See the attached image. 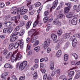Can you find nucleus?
<instances>
[{
    "instance_id": "f257e3e1",
    "label": "nucleus",
    "mask_w": 80,
    "mask_h": 80,
    "mask_svg": "<svg viewBox=\"0 0 80 80\" xmlns=\"http://www.w3.org/2000/svg\"><path fill=\"white\" fill-rule=\"evenodd\" d=\"M18 45L16 43L15 44V45L14 46L15 48H17L20 46V48H21V49H23V45H24L23 39H21L20 40L18 41Z\"/></svg>"
},
{
    "instance_id": "f03ea898",
    "label": "nucleus",
    "mask_w": 80,
    "mask_h": 80,
    "mask_svg": "<svg viewBox=\"0 0 80 80\" xmlns=\"http://www.w3.org/2000/svg\"><path fill=\"white\" fill-rule=\"evenodd\" d=\"M18 34V32H16L12 33L11 35L10 41L12 42L15 41L18 38V37L17 35Z\"/></svg>"
},
{
    "instance_id": "7ed1b4c3",
    "label": "nucleus",
    "mask_w": 80,
    "mask_h": 80,
    "mask_svg": "<svg viewBox=\"0 0 80 80\" xmlns=\"http://www.w3.org/2000/svg\"><path fill=\"white\" fill-rule=\"evenodd\" d=\"M27 65V62L26 61H23L20 64L19 66V70H23L25 67Z\"/></svg>"
},
{
    "instance_id": "20e7f679",
    "label": "nucleus",
    "mask_w": 80,
    "mask_h": 80,
    "mask_svg": "<svg viewBox=\"0 0 80 80\" xmlns=\"http://www.w3.org/2000/svg\"><path fill=\"white\" fill-rule=\"evenodd\" d=\"M30 37L31 38H32L31 41V43H33L37 39V34H35V33H33L31 35Z\"/></svg>"
},
{
    "instance_id": "39448f33",
    "label": "nucleus",
    "mask_w": 80,
    "mask_h": 80,
    "mask_svg": "<svg viewBox=\"0 0 80 80\" xmlns=\"http://www.w3.org/2000/svg\"><path fill=\"white\" fill-rule=\"evenodd\" d=\"M77 15H75L71 21V24L73 25H76L77 24Z\"/></svg>"
},
{
    "instance_id": "423d86ee",
    "label": "nucleus",
    "mask_w": 80,
    "mask_h": 80,
    "mask_svg": "<svg viewBox=\"0 0 80 80\" xmlns=\"http://www.w3.org/2000/svg\"><path fill=\"white\" fill-rule=\"evenodd\" d=\"M50 39H48L46 41H44V48L45 47H48L50 44Z\"/></svg>"
},
{
    "instance_id": "0eeeda50",
    "label": "nucleus",
    "mask_w": 80,
    "mask_h": 80,
    "mask_svg": "<svg viewBox=\"0 0 80 80\" xmlns=\"http://www.w3.org/2000/svg\"><path fill=\"white\" fill-rule=\"evenodd\" d=\"M53 23L56 25H58V27H60L61 26L62 22H60L58 21V19H55L53 21Z\"/></svg>"
},
{
    "instance_id": "6e6552de",
    "label": "nucleus",
    "mask_w": 80,
    "mask_h": 80,
    "mask_svg": "<svg viewBox=\"0 0 80 80\" xmlns=\"http://www.w3.org/2000/svg\"><path fill=\"white\" fill-rule=\"evenodd\" d=\"M57 4H58V0H56L53 2L52 8L53 9L55 8L57 6Z\"/></svg>"
},
{
    "instance_id": "1a4fd4ad",
    "label": "nucleus",
    "mask_w": 80,
    "mask_h": 80,
    "mask_svg": "<svg viewBox=\"0 0 80 80\" xmlns=\"http://www.w3.org/2000/svg\"><path fill=\"white\" fill-rule=\"evenodd\" d=\"M4 68H13V67L8 63L4 65Z\"/></svg>"
},
{
    "instance_id": "9d476101",
    "label": "nucleus",
    "mask_w": 80,
    "mask_h": 80,
    "mask_svg": "<svg viewBox=\"0 0 80 80\" xmlns=\"http://www.w3.org/2000/svg\"><path fill=\"white\" fill-rule=\"evenodd\" d=\"M70 8H68L67 7L65 8L64 10V13H68L69 11H70Z\"/></svg>"
},
{
    "instance_id": "9b49d317",
    "label": "nucleus",
    "mask_w": 80,
    "mask_h": 80,
    "mask_svg": "<svg viewBox=\"0 0 80 80\" xmlns=\"http://www.w3.org/2000/svg\"><path fill=\"white\" fill-rule=\"evenodd\" d=\"M17 60H18L17 59L16 57H15L14 55L12 56V57L11 59V61L12 62H14L15 61V62H16V61H17Z\"/></svg>"
},
{
    "instance_id": "f8f14e48",
    "label": "nucleus",
    "mask_w": 80,
    "mask_h": 80,
    "mask_svg": "<svg viewBox=\"0 0 80 80\" xmlns=\"http://www.w3.org/2000/svg\"><path fill=\"white\" fill-rule=\"evenodd\" d=\"M31 24H32V21H28V22L26 24V28H27V29H28V28H30Z\"/></svg>"
},
{
    "instance_id": "ddd939ff",
    "label": "nucleus",
    "mask_w": 80,
    "mask_h": 80,
    "mask_svg": "<svg viewBox=\"0 0 80 80\" xmlns=\"http://www.w3.org/2000/svg\"><path fill=\"white\" fill-rule=\"evenodd\" d=\"M77 39H73L72 42V45L73 47H75L77 44Z\"/></svg>"
},
{
    "instance_id": "4468645a",
    "label": "nucleus",
    "mask_w": 80,
    "mask_h": 80,
    "mask_svg": "<svg viewBox=\"0 0 80 80\" xmlns=\"http://www.w3.org/2000/svg\"><path fill=\"white\" fill-rule=\"evenodd\" d=\"M4 25H6L7 27H8L9 26H10L12 24V23L10 21L8 22H7V21H5L4 23Z\"/></svg>"
},
{
    "instance_id": "2eb2a0df",
    "label": "nucleus",
    "mask_w": 80,
    "mask_h": 80,
    "mask_svg": "<svg viewBox=\"0 0 80 80\" xmlns=\"http://www.w3.org/2000/svg\"><path fill=\"white\" fill-rule=\"evenodd\" d=\"M70 34L69 33H66L64 35V38H65V39H67L70 37Z\"/></svg>"
},
{
    "instance_id": "dca6fc26",
    "label": "nucleus",
    "mask_w": 80,
    "mask_h": 80,
    "mask_svg": "<svg viewBox=\"0 0 80 80\" xmlns=\"http://www.w3.org/2000/svg\"><path fill=\"white\" fill-rule=\"evenodd\" d=\"M51 38L53 40H56L57 38V35L54 34H52L51 35Z\"/></svg>"
},
{
    "instance_id": "f3484780",
    "label": "nucleus",
    "mask_w": 80,
    "mask_h": 80,
    "mask_svg": "<svg viewBox=\"0 0 80 80\" xmlns=\"http://www.w3.org/2000/svg\"><path fill=\"white\" fill-rule=\"evenodd\" d=\"M25 32V31L24 29H22L21 31H20L19 33V36H22Z\"/></svg>"
},
{
    "instance_id": "a211bd4d",
    "label": "nucleus",
    "mask_w": 80,
    "mask_h": 80,
    "mask_svg": "<svg viewBox=\"0 0 80 80\" xmlns=\"http://www.w3.org/2000/svg\"><path fill=\"white\" fill-rule=\"evenodd\" d=\"M61 55H62V52L61 51V50H58L56 53V56L58 57H60Z\"/></svg>"
},
{
    "instance_id": "6ab92c4d",
    "label": "nucleus",
    "mask_w": 80,
    "mask_h": 80,
    "mask_svg": "<svg viewBox=\"0 0 80 80\" xmlns=\"http://www.w3.org/2000/svg\"><path fill=\"white\" fill-rule=\"evenodd\" d=\"M28 10L27 9H24L21 12L20 14L21 15H23L24 14H25L27 12Z\"/></svg>"
},
{
    "instance_id": "aec40b11",
    "label": "nucleus",
    "mask_w": 80,
    "mask_h": 80,
    "mask_svg": "<svg viewBox=\"0 0 80 80\" xmlns=\"http://www.w3.org/2000/svg\"><path fill=\"white\" fill-rule=\"evenodd\" d=\"M54 68V64L53 62H51L50 65V70H53Z\"/></svg>"
},
{
    "instance_id": "412c9836",
    "label": "nucleus",
    "mask_w": 80,
    "mask_h": 80,
    "mask_svg": "<svg viewBox=\"0 0 80 80\" xmlns=\"http://www.w3.org/2000/svg\"><path fill=\"white\" fill-rule=\"evenodd\" d=\"M17 56L16 57L17 59L18 60H20V59H21V58H22V55L20 54V53H18L17 54Z\"/></svg>"
},
{
    "instance_id": "4be33fe9",
    "label": "nucleus",
    "mask_w": 80,
    "mask_h": 80,
    "mask_svg": "<svg viewBox=\"0 0 80 80\" xmlns=\"http://www.w3.org/2000/svg\"><path fill=\"white\" fill-rule=\"evenodd\" d=\"M39 42L38 40L36 41L33 44V47H35L36 46H37L39 44Z\"/></svg>"
},
{
    "instance_id": "5701e85b",
    "label": "nucleus",
    "mask_w": 80,
    "mask_h": 80,
    "mask_svg": "<svg viewBox=\"0 0 80 80\" xmlns=\"http://www.w3.org/2000/svg\"><path fill=\"white\" fill-rule=\"evenodd\" d=\"M14 45L13 43H11L9 46V49L10 50H12L14 47Z\"/></svg>"
},
{
    "instance_id": "b1692460",
    "label": "nucleus",
    "mask_w": 80,
    "mask_h": 80,
    "mask_svg": "<svg viewBox=\"0 0 80 80\" xmlns=\"http://www.w3.org/2000/svg\"><path fill=\"white\" fill-rule=\"evenodd\" d=\"M33 78L34 80H36V79H37V78H38V74H37V73L35 72L34 73L33 76Z\"/></svg>"
},
{
    "instance_id": "393cba45",
    "label": "nucleus",
    "mask_w": 80,
    "mask_h": 80,
    "mask_svg": "<svg viewBox=\"0 0 80 80\" xmlns=\"http://www.w3.org/2000/svg\"><path fill=\"white\" fill-rule=\"evenodd\" d=\"M66 17L67 18H72V12H69L66 15Z\"/></svg>"
},
{
    "instance_id": "a878e982",
    "label": "nucleus",
    "mask_w": 80,
    "mask_h": 80,
    "mask_svg": "<svg viewBox=\"0 0 80 80\" xmlns=\"http://www.w3.org/2000/svg\"><path fill=\"white\" fill-rule=\"evenodd\" d=\"M38 24V19H37L36 21H35L33 24V27H35L36 25H37Z\"/></svg>"
},
{
    "instance_id": "bb28decb",
    "label": "nucleus",
    "mask_w": 80,
    "mask_h": 80,
    "mask_svg": "<svg viewBox=\"0 0 80 80\" xmlns=\"http://www.w3.org/2000/svg\"><path fill=\"white\" fill-rule=\"evenodd\" d=\"M49 18L48 17H46L43 19V21L44 23H47L48 21Z\"/></svg>"
},
{
    "instance_id": "cd10ccee",
    "label": "nucleus",
    "mask_w": 80,
    "mask_h": 80,
    "mask_svg": "<svg viewBox=\"0 0 80 80\" xmlns=\"http://www.w3.org/2000/svg\"><path fill=\"white\" fill-rule=\"evenodd\" d=\"M69 45H70V43L68 42H67L66 44H65V45L64 46L63 49L64 50H65V49L67 48L68 47V46H69Z\"/></svg>"
},
{
    "instance_id": "c85d7f7f",
    "label": "nucleus",
    "mask_w": 80,
    "mask_h": 80,
    "mask_svg": "<svg viewBox=\"0 0 80 80\" xmlns=\"http://www.w3.org/2000/svg\"><path fill=\"white\" fill-rule=\"evenodd\" d=\"M80 77V73H78L76 74L74 77L75 79H78Z\"/></svg>"
},
{
    "instance_id": "c756f323",
    "label": "nucleus",
    "mask_w": 80,
    "mask_h": 80,
    "mask_svg": "<svg viewBox=\"0 0 80 80\" xmlns=\"http://www.w3.org/2000/svg\"><path fill=\"white\" fill-rule=\"evenodd\" d=\"M72 56L74 57L75 60H77L78 59V55L77 54H76L75 53H74L72 54Z\"/></svg>"
},
{
    "instance_id": "7c9ffc66",
    "label": "nucleus",
    "mask_w": 80,
    "mask_h": 80,
    "mask_svg": "<svg viewBox=\"0 0 80 80\" xmlns=\"http://www.w3.org/2000/svg\"><path fill=\"white\" fill-rule=\"evenodd\" d=\"M74 74H75V72L73 71H71L69 72V76L70 77H72Z\"/></svg>"
},
{
    "instance_id": "2f4dec72",
    "label": "nucleus",
    "mask_w": 80,
    "mask_h": 80,
    "mask_svg": "<svg viewBox=\"0 0 80 80\" xmlns=\"http://www.w3.org/2000/svg\"><path fill=\"white\" fill-rule=\"evenodd\" d=\"M65 5H67V6H68V7H66L68 8H71V6H72V4L70 2L68 3H66L65 4Z\"/></svg>"
},
{
    "instance_id": "473e14b6",
    "label": "nucleus",
    "mask_w": 80,
    "mask_h": 80,
    "mask_svg": "<svg viewBox=\"0 0 80 80\" xmlns=\"http://www.w3.org/2000/svg\"><path fill=\"white\" fill-rule=\"evenodd\" d=\"M56 73H57V69H54V70H53V71L51 74V76H52V77H53V76L55 75V74Z\"/></svg>"
},
{
    "instance_id": "72a5a7b5",
    "label": "nucleus",
    "mask_w": 80,
    "mask_h": 80,
    "mask_svg": "<svg viewBox=\"0 0 80 80\" xmlns=\"http://www.w3.org/2000/svg\"><path fill=\"white\" fill-rule=\"evenodd\" d=\"M63 17V14H59L57 16V18L58 19V18L61 19Z\"/></svg>"
},
{
    "instance_id": "f704fd0d",
    "label": "nucleus",
    "mask_w": 80,
    "mask_h": 80,
    "mask_svg": "<svg viewBox=\"0 0 80 80\" xmlns=\"http://www.w3.org/2000/svg\"><path fill=\"white\" fill-rule=\"evenodd\" d=\"M40 49V46H37L34 49V50L36 52H38Z\"/></svg>"
},
{
    "instance_id": "c9c22d12",
    "label": "nucleus",
    "mask_w": 80,
    "mask_h": 80,
    "mask_svg": "<svg viewBox=\"0 0 80 80\" xmlns=\"http://www.w3.org/2000/svg\"><path fill=\"white\" fill-rule=\"evenodd\" d=\"M60 43H59L55 46V50H58L60 48Z\"/></svg>"
},
{
    "instance_id": "e433bc0d",
    "label": "nucleus",
    "mask_w": 80,
    "mask_h": 80,
    "mask_svg": "<svg viewBox=\"0 0 80 80\" xmlns=\"http://www.w3.org/2000/svg\"><path fill=\"white\" fill-rule=\"evenodd\" d=\"M8 53V50L7 49H5L3 51V53L4 55H5Z\"/></svg>"
},
{
    "instance_id": "4c0bfd02",
    "label": "nucleus",
    "mask_w": 80,
    "mask_h": 80,
    "mask_svg": "<svg viewBox=\"0 0 80 80\" xmlns=\"http://www.w3.org/2000/svg\"><path fill=\"white\" fill-rule=\"evenodd\" d=\"M64 57L65 61L67 62L68 60V55H67V54L64 55Z\"/></svg>"
},
{
    "instance_id": "58836bf2",
    "label": "nucleus",
    "mask_w": 80,
    "mask_h": 80,
    "mask_svg": "<svg viewBox=\"0 0 80 80\" xmlns=\"http://www.w3.org/2000/svg\"><path fill=\"white\" fill-rule=\"evenodd\" d=\"M50 7H51V5L48 4L47 7V9H49L50 10L51 12H52V8H51Z\"/></svg>"
},
{
    "instance_id": "ea45409f",
    "label": "nucleus",
    "mask_w": 80,
    "mask_h": 80,
    "mask_svg": "<svg viewBox=\"0 0 80 80\" xmlns=\"http://www.w3.org/2000/svg\"><path fill=\"white\" fill-rule=\"evenodd\" d=\"M49 14V11H46L44 13V16H47Z\"/></svg>"
},
{
    "instance_id": "a19ab883",
    "label": "nucleus",
    "mask_w": 80,
    "mask_h": 80,
    "mask_svg": "<svg viewBox=\"0 0 80 80\" xmlns=\"http://www.w3.org/2000/svg\"><path fill=\"white\" fill-rule=\"evenodd\" d=\"M19 80H24L25 79V77L23 76H21L19 78Z\"/></svg>"
},
{
    "instance_id": "79ce46f5",
    "label": "nucleus",
    "mask_w": 80,
    "mask_h": 80,
    "mask_svg": "<svg viewBox=\"0 0 80 80\" xmlns=\"http://www.w3.org/2000/svg\"><path fill=\"white\" fill-rule=\"evenodd\" d=\"M35 7H40V6L41 5V3L40 2H37L35 4Z\"/></svg>"
},
{
    "instance_id": "37998d69",
    "label": "nucleus",
    "mask_w": 80,
    "mask_h": 80,
    "mask_svg": "<svg viewBox=\"0 0 80 80\" xmlns=\"http://www.w3.org/2000/svg\"><path fill=\"white\" fill-rule=\"evenodd\" d=\"M17 10V8L16 7H13L11 8L10 11L12 12V11H15Z\"/></svg>"
},
{
    "instance_id": "c03bdc74",
    "label": "nucleus",
    "mask_w": 80,
    "mask_h": 80,
    "mask_svg": "<svg viewBox=\"0 0 80 80\" xmlns=\"http://www.w3.org/2000/svg\"><path fill=\"white\" fill-rule=\"evenodd\" d=\"M10 17H11V16L10 15H8L6 16L5 17L6 20H9L10 18Z\"/></svg>"
},
{
    "instance_id": "a18cd8bd",
    "label": "nucleus",
    "mask_w": 80,
    "mask_h": 80,
    "mask_svg": "<svg viewBox=\"0 0 80 80\" xmlns=\"http://www.w3.org/2000/svg\"><path fill=\"white\" fill-rule=\"evenodd\" d=\"M26 1L28 3H27V6H28V5H30V4H31V0H26Z\"/></svg>"
},
{
    "instance_id": "49530a36",
    "label": "nucleus",
    "mask_w": 80,
    "mask_h": 80,
    "mask_svg": "<svg viewBox=\"0 0 80 80\" xmlns=\"http://www.w3.org/2000/svg\"><path fill=\"white\" fill-rule=\"evenodd\" d=\"M5 7V4L3 2L0 3V7L1 8H3Z\"/></svg>"
},
{
    "instance_id": "de8ad7c7",
    "label": "nucleus",
    "mask_w": 80,
    "mask_h": 80,
    "mask_svg": "<svg viewBox=\"0 0 80 80\" xmlns=\"http://www.w3.org/2000/svg\"><path fill=\"white\" fill-rule=\"evenodd\" d=\"M24 25H25V22H24L22 21L20 22L19 24V26H20L21 27H23Z\"/></svg>"
},
{
    "instance_id": "09e8293b",
    "label": "nucleus",
    "mask_w": 80,
    "mask_h": 80,
    "mask_svg": "<svg viewBox=\"0 0 80 80\" xmlns=\"http://www.w3.org/2000/svg\"><path fill=\"white\" fill-rule=\"evenodd\" d=\"M11 20L12 21H13L14 20H17V17L14 16V17H12L11 18Z\"/></svg>"
},
{
    "instance_id": "8fccbe9b",
    "label": "nucleus",
    "mask_w": 80,
    "mask_h": 80,
    "mask_svg": "<svg viewBox=\"0 0 80 80\" xmlns=\"http://www.w3.org/2000/svg\"><path fill=\"white\" fill-rule=\"evenodd\" d=\"M7 29H9V30H10L11 31H13V28L12 26H9L7 28Z\"/></svg>"
},
{
    "instance_id": "3c124183",
    "label": "nucleus",
    "mask_w": 80,
    "mask_h": 80,
    "mask_svg": "<svg viewBox=\"0 0 80 80\" xmlns=\"http://www.w3.org/2000/svg\"><path fill=\"white\" fill-rule=\"evenodd\" d=\"M58 35L60 36V35H61V34L62 33V31L61 30H59L57 32Z\"/></svg>"
},
{
    "instance_id": "603ef678",
    "label": "nucleus",
    "mask_w": 80,
    "mask_h": 80,
    "mask_svg": "<svg viewBox=\"0 0 80 80\" xmlns=\"http://www.w3.org/2000/svg\"><path fill=\"white\" fill-rule=\"evenodd\" d=\"M50 25H48V27L46 29V32H48L49 31V30H50Z\"/></svg>"
},
{
    "instance_id": "864d4df0",
    "label": "nucleus",
    "mask_w": 80,
    "mask_h": 80,
    "mask_svg": "<svg viewBox=\"0 0 80 80\" xmlns=\"http://www.w3.org/2000/svg\"><path fill=\"white\" fill-rule=\"evenodd\" d=\"M20 28L19 27V26H18L17 27H16L15 30H14V31L15 32H17V31H18V30Z\"/></svg>"
},
{
    "instance_id": "5fc2aeb1",
    "label": "nucleus",
    "mask_w": 80,
    "mask_h": 80,
    "mask_svg": "<svg viewBox=\"0 0 80 80\" xmlns=\"http://www.w3.org/2000/svg\"><path fill=\"white\" fill-rule=\"evenodd\" d=\"M71 63L72 65H76V62L75 61H72L71 62Z\"/></svg>"
},
{
    "instance_id": "6e6d98bb",
    "label": "nucleus",
    "mask_w": 80,
    "mask_h": 80,
    "mask_svg": "<svg viewBox=\"0 0 80 80\" xmlns=\"http://www.w3.org/2000/svg\"><path fill=\"white\" fill-rule=\"evenodd\" d=\"M33 33V30H31L28 32V35L30 36L31 35V34Z\"/></svg>"
},
{
    "instance_id": "4d7b16f0",
    "label": "nucleus",
    "mask_w": 80,
    "mask_h": 80,
    "mask_svg": "<svg viewBox=\"0 0 80 80\" xmlns=\"http://www.w3.org/2000/svg\"><path fill=\"white\" fill-rule=\"evenodd\" d=\"M23 18L24 20H27L28 18V17L27 15H25L23 16Z\"/></svg>"
},
{
    "instance_id": "13d9d810",
    "label": "nucleus",
    "mask_w": 80,
    "mask_h": 80,
    "mask_svg": "<svg viewBox=\"0 0 80 80\" xmlns=\"http://www.w3.org/2000/svg\"><path fill=\"white\" fill-rule=\"evenodd\" d=\"M28 7L29 8V10H32V8H32V5H30V4H29V5H28Z\"/></svg>"
},
{
    "instance_id": "bf43d9fd",
    "label": "nucleus",
    "mask_w": 80,
    "mask_h": 80,
    "mask_svg": "<svg viewBox=\"0 0 80 80\" xmlns=\"http://www.w3.org/2000/svg\"><path fill=\"white\" fill-rule=\"evenodd\" d=\"M7 32V28L4 29L3 30V33H6Z\"/></svg>"
},
{
    "instance_id": "052dcab7",
    "label": "nucleus",
    "mask_w": 80,
    "mask_h": 80,
    "mask_svg": "<svg viewBox=\"0 0 80 80\" xmlns=\"http://www.w3.org/2000/svg\"><path fill=\"white\" fill-rule=\"evenodd\" d=\"M51 51V48H48L47 49V52L48 53L50 52Z\"/></svg>"
},
{
    "instance_id": "680f3d73",
    "label": "nucleus",
    "mask_w": 80,
    "mask_h": 80,
    "mask_svg": "<svg viewBox=\"0 0 80 80\" xmlns=\"http://www.w3.org/2000/svg\"><path fill=\"white\" fill-rule=\"evenodd\" d=\"M70 38H71V40H73L76 39H75V36H71Z\"/></svg>"
},
{
    "instance_id": "e2e57ef3",
    "label": "nucleus",
    "mask_w": 80,
    "mask_h": 80,
    "mask_svg": "<svg viewBox=\"0 0 80 80\" xmlns=\"http://www.w3.org/2000/svg\"><path fill=\"white\" fill-rule=\"evenodd\" d=\"M12 77L13 79H14L15 80H17V78L16 77H15V76L14 75L12 76Z\"/></svg>"
},
{
    "instance_id": "0e129e2a",
    "label": "nucleus",
    "mask_w": 80,
    "mask_h": 80,
    "mask_svg": "<svg viewBox=\"0 0 80 80\" xmlns=\"http://www.w3.org/2000/svg\"><path fill=\"white\" fill-rule=\"evenodd\" d=\"M73 9L74 10H77V6L76 5H74L73 7Z\"/></svg>"
},
{
    "instance_id": "69168bd1",
    "label": "nucleus",
    "mask_w": 80,
    "mask_h": 80,
    "mask_svg": "<svg viewBox=\"0 0 80 80\" xmlns=\"http://www.w3.org/2000/svg\"><path fill=\"white\" fill-rule=\"evenodd\" d=\"M12 32V31H11L10 30L7 29V32L8 33H10L11 32Z\"/></svg>"
},
{
    "instance_id": "338daca9",
    "label": "nucleus",
    "mask_w": 80,
    "mask_h": 80,
    "mask_svg": "<svg viewBox=\"0 0 80 80\" xmlns=\"http://www.w3.org/2000/svg\"><path fill=\"white\" fill-rule=\"evenodd\" d=\"M47 79L48 80H52V78L51 76H48L47 78Z\"/></svg>"
},
{
    "instance_id": "774afa93",
    "label": "nucleus",
    "mask_w": 80,
    "mask_h": 80,
    "mask_svg": "<svg viewBox=\"0 0 80 80\" xmlns=\"http://www.w3.org/2000/svg\"><path fill=\"white\" fill-rule=\"evenodd\" d=\"M43 79L44 80H46L47 79V74H45L43 77Z\"/></svg>"
}]
</instances>
